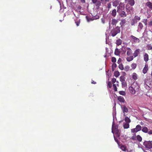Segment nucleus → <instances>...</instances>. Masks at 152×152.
I'll return each instance as SVG.
<instances>
[{
  "label": "nucleus",
  "instance_id": "obj_1",
  "mask_svg": "<svg viewBox=\"0 0 152 152\" xmlns=\"http://www.w3.org/2000/svg\"><path fill=\"white\" fill-rule=\"evenodd\" d=\"M113 137L114 140L119 145V148L123 151H125L126 148L125 146L124 145H119V142L118 140V139L121 140H123L125 139V136H124L123 134H113Z\"/></svg>",
  "mask_w": 152,
  "mask_h": 152
},
{
  "label": "nucleus",
  "instance_id": "obj_2",
  "mask_svg": "<svg viewBox=\"0 0 152 152\" xmlns=\"http://www.w3.org/2000/svg\"><path fill=\"white\" fill-rule=\"evenodd\" d=\"M120 28L118 27H116L115 28L113 29L110 33V34L113 37H114L116 35L120 32Z\"/></svg>",
  "mask_w": 152,
  "mask_h": 152
},
{
  "label": "nucleus",
  "instance_id": "obj_3",
  "mask_svg": "<svg viewBox=\"0 0 152 152\" xmlns=\"http://www.w3.org/2000/svg\"><path fill=\"white\" fill-rule=\"evenodd\" d=\"M130 38L132 44L137 43L140 42V40L139 38L133 35L130 36Z\"/></svg>",
  "mask_w": 152,
  "mask_h": 152
},
{
  "label": "nucleus",
  "instance_id": "obj_4",
  "mask_svg": "<svg viewBox=\"0 0 152 152\" xmlns=\"http://www.w3.org/2000/svg\"><path fill=\"white\" fill-rule=\"evenodd\" d=\"M143 145L147 148H152V141H145L143 142Z\"/></svg>",
  "mask_w": 152,
  "mask_h": 152
},
{
  "label": "nucleus",
  "instance_id": "obj_5",
  "mask_svg": "<svg viewBox=\"0 0 152 152\" xmlns=\"http://www.w3.org/2000/svg\"><path fill=\"white\" fill-rule=\"evenodd\" d=\"M112 133H119L120 132L118 126L114 125V121L112 124Z\"/></svg>",
  "mask_w": 152,
  "mask_h": 152
},
{
  "label": "nucleus",
  "instance_id": "obj_6",
  "mask_svg": "<svg viewBox=\"0 0 152 152\" xmlns=\"http://www.w3.org/2000/svg\"><path fill=\"white\" fill-rule=\"evenodd\" d=\"M134 134L131 137L132 140H137L139 142H141L142 140V138L139 135H137L136 136Z\"/></svg>",
  "mask_w": 152,
  "mask_h": 152
},
{
  "label": "nucleus",
  "instance_id": "obj_7",
  "mask_svg": "<svg viewBox=\"0 0 152 152\" xmlns=\"http://www.w3.org/2000/svg\"><path fill=\"white\" fill-rule=\"evenodd\" d=\"M142 129L141 126L140 125H137L135 128L131 129L132 132H137L140 131Z\"/></svg>",
  "mask_w": 152,
  "mask_h": 152
},
{
  "label": "nucleus",
  "instance_id": "obj_8",
  "mask_svg": "<svg viewBox=\"0 0 152 152\" xmlns=\"http://www.w3.org/2000/svg\"><path fill=\"white\" fill-rule=\"evenodd\" d=\"M99 16L98 15H96L95 16L92 17V18H88L87 16H86L87 20L88 22H89L91 21H92L95 20H96L99 18Z\"/></svg>",
  "mask_w": 152,
  "mask_h": 152
},
{
  "label": "nucleus",
  "instance_id": "obj_9",
  "mask_svg": "<svg viewBox=\"0 0 152 152\" xmlns=\"http://www.w3.org/2000/svg\"><path fill=\"white\" fill-rule=\"evenodd\" d=\"M132 6L130 5L129 4H127L126 7V12L129 13H131V11L133 10Z\"/></svg>",
  "mask_w": 152,
  "mask_h": 152
},
{
  "label": "nucleus",
  "instance_id": "obj_10",
  "mask_svg": "<svg viewBox=\"0 0 152 152\" xmlns=\"http://www.w3.org/2000/svg\"><path fill=\"white\" fill-rule=\"evenodd\" d=\"M124 4L123 3L120 2L119 5V6L117 7V10H118L120 11H121L124 10Z\"/></svg>",
  "mask_w": 152,
  "mask_h": 152
},
{
  "label": "nucleus",
  "instance_id": "obj_11",
  "mask_svg": "<svg viewBox=\"0 0 152 152\" xmlns=\"http://www.w3.org/2000/svg\"><path fill=\"white\" fill-rule=\"evenodd\" d=\"M121 107L123 113H124V116H125V113H127L128 112V108L125 105L121 106Z\"/></svg>",
  "mask_w": 152,
  "mask_h": 152
},
{
  "label": "nucleus",
  "instance_id": "obj_12",
  "mask_svg": "<svg viewBox=\"0 0 152 152\" xmlns=\"http://www.w3.org/2000/svg\"><path fill=\"white\" fill-rule=\"evenodd\" d=\"M117 12L119 13L121 17H125L126 16V13L124 11H120V10H118V11H117Z\"/></svg>",
  "mask_w": 152,
  "mask_h": 152
},
{
  "label": "nucleus",
  "instance_id": "obj_13",
  "mask_svg": "<svg viewBox=\"0 0 152 152\" xmlns=\"http://www.w3.org/2000/svg\"><path fill=\"white\" fill-rule=\"evenodd\" d=\"M126 2L128 3V4L132 6H133L135 3L134 0H125Z\"/></svg>",
  "mask_w": 152,
  "mask_h": 152
},
{
  "label": "nucleus",
  "instance_id": "obj_14",
  "mask_svg": "<svg viewBox=\"0 0 152 152\" xmlns=\"http://www.w3.org/2000/svg\"><path fill=\"white\" fill-rule=\"evenodd\" d=\"M140 49H137L134 51V53L133 54V56H134V58L137 56H138V55L140 53Z\"/></svg>",
  "mask_w": 152,
  "mask_h": 152
},
{
  "label": "nucleus",
  "instance_id": "obj_15",
  "mask_svg": "<svg viewBox=\"0 0 152 152\" xmlns=\"http://www.w3.org/2000/svg\"><path fill=\"white\" fill-rule=\"evenodd\" d=\"M127 51L126 54L128 56H131L132 53V50L129 48L127 47Z\"/></svg>",
  "mask_w": 152,
  "mask_h": 152
},
{
  "label": "nucleus",
  "instance_id": "obj_16",
  "mask_svg": "<svg viewBox=\"0 0 152 152\" xmlns=\"http://www.w3.org/2000/svg\"><path fill=\"white\" fill-rule=\"evenodd\" d=\"M130 92L133 94H134L135 93V91L132 86H130L129 88Z\"/></svg>",
  "mask_w": 152,
  "mask_h": 152
},
{
  "label": "nucleus",
  "instance_id": "obj_17",
  "mask_svg": "<svg viewBox=\"0 0 152 152\" xmlns=\"http://www.w3.org/2000/svg\"><path fill=\"white\" fill-rule=\"evenodd\" d=\"M143 27V26L142 23L141 22L139 23L138 26V29L137 30V31H140L141 30L142 28Z\"/></svg>",
  "mask_w": 152,
  "mask_h": 152
},
{
  "label": "nucleus",
  "instance_id": "obj_18",
  "mask_svg": "<svg viewBox=\"0 0 152 152\" xmlns=\"http://www.w3.org/2000/svg\"><path fill=\"white\" fill-rule=\"evenodd\" d=\"M144 59L145 61L147 62L148 60V55L147 53H145L144 56Z\"/></svg>",
  "mask_w": 152,
  "mask_h": 152
},
{
  "label": "nucleus",
  "instance_id": "obj_19",
  "mask_svg": "<svg viewBox=\"0 0 152 152\" xmlns=\"http://www.w3.org/2000/svg\"><path fill=\"white\" fill-rule=\"evenodd\" d=\"M118 99L120 102L124 103L125 102V100L124 98L121 96H119L118 97Z\"/></svg>",
  "mask_w": 152,
  "mask_h": 152
},
{
  "label": "nucleus",
  "instance_id": "obj_20",
  "mask_svg": "<svg viewBox=\"0 0 152 152\" xmlns=\"http://www.w3.org/2000/svg\"><path fill=\"white\" fill-rule=\"evenodd\" d=\"M119 1L118 0L115 1L113 2V5L114 7H117L118 5H119Z\"/></svg>",
  "mask_w": 152,
  "mask_h": 152
},
{
  "label": "nucleus",
  "instance_id": "obj_21",
  "mask_svg": "<svg viewBox=\"0 0 152 152\" xmlns=\"http://www.w3.org/2000/svg\"><path fill=\"white\" fill-rule=\"evenodd\" d=\"M137 23V21L134 19L132 20L131 21V25L132 26H135V24Z\"/></svg>",
  "mask_w": 152,
  "mask_h": 152
},
{
  "label": "nucleus",
  "instance_id": "obj_22",
  "mask_svg": "<svg viewBox=\"0 0 152 152\" xmlns=\"http://www.w3.org/2000/svg\"><path fill=\"white\" fill-rule=\"evenodd\" d=\"M148 70V65L146 64L142 72L143 73L145 74L146 73Z\"/></svg>",
  "mask_w": 152,
  "mask_h": 152
},
{
  "label": "nucleus",
  "instance_id": "obj_23",
  "mask_svg": "<svg viewBox=\"0 0 152 152\" xmlns=\"http://www.w3.org/2000/svg\"><path fill=\"white\" fill-rule=\"evenodd\" d=\"M126 20L125 19H123L121 20L120 24L121 26H124V25L126 23Z\"/></svg>",
  "mask_w": 152,
  "mask_h": 152
},
{
  "label": "nucleus",
  "instance_id": "obj_24",
  "mask_svg": "<svg viewBox=\"0 0 152 152\" xmlns=\"http://www.w3.org/2000/svg\"><path fill=\"white\" fill-rule=\"evenodd\" d=\"M146 5L150 9H152V3L150 1H148L146 3Z\"/></svg>",
  "mask_w": 152,
  "mask_h": 152
},
{
  "label": "nucleus",
  "instance_id": "obj_25",
  "mask_svg": "<svg viewBox=\"0 0 152 152\" xmlns=\"http://www.w3.org/2000/svg\"><path fill=\"white\" fill-rule=\"evenodd\" d=\"M142 130L143 132L146 133L148 132L149 129L147 127H144L142 128Z\"/></svg>",
  "mask_w": 152,
  "mask_h": 152
},
{
  "label": "nucleus",
  "instance_id": "obj_26",
  "mask_svg": "<svg viewBox=\"0 0 152 152\" xmlns=\"http://www.w3.org/2000/svg\"><path fill=\"white\" fill-rule=\"evenodd\" d=\"M133 56H130L127 57L126 58V59L127 61L129 62L132 61L133 59Z\"/></svg>",
  "mask_w": 152,
  "mask_h": 152
},
{
  "label": "nucleus",
  "instance_id": "obj_27",
  "mask_svg": "<svg viewBox=\"0 0 152 152\" xmlns=\"http://www.w3.org/2000/svg\"><path fill=\"white\" fill-rule=\"evenodd\" d=\"M133 79L134 80H136L137 79V75L135 73H133L132 75Z\"/></svg>",
  "mask_w": 152,
  "mask_h": 152
},
{
  "label": "nucleus",
  "instance_id": "obj_28",
  "mask_svg": "<svg viewBox=\"0 0 152 152\" xmlns=\"http://www.w3.org/2000/svg\"><path fill=\"white\" fill-rule=\"evenodd\" d=\"M120 52L118 48H116L115 50V54L116 55L118 56L120 55Z\"/></svg>",
  "mask_w": 152,
  "mask_h": 152
},
{
  "label": "nucleus",
  "instance_id": "obj_29",
  "mask_svg": "<svg viewBox=\"0 0 152 152\" xmlns=\"http://www.w3.org/2000/svg\"><path fill=\"white\" fill-rule=\"evenodd\" d=\"M124 120L126 123H129L131 122V120L127 116L125 117Z\"/></svg>",
  "mask_w": 152,
  "mask_h": 152
},
{
  "label": "nucleus",
  "instance_id": "obj_30",
  "mask_svg": "<svg viewBox=\"0 0 152 152\" xmlns=\"http://www.w3.org/2000/svg\"><path fill=\"white\" fill-rule=\"evenodd\" d=\"M129 125L128 123L124 124L123 126L124 129H127L129 127Z\"/></svg>",
  "mask_w": 152,
  "mask_h": 152
},
{
  "label": "nucleus",
  "instance_id": "obj_31",
  "mask_svg": "<svg viewBox=\"0 0 152 152\" xmlns=\"http://www.w3.org/2000/svg\"><path fill=\"white\" fill-rule=\"evenodd\" d=\"M116 14V10L115 9L113 10L112 11L111 13L112 15L114 17L115 16Z\"/></svg>",
  "mask_w": 152,
  "mask_h": 152
},
{
  "label": "nucleus",
  "instance_id": "obj_32",
  "mask_svg": "<svg viewBox=\"0 0 152 152\" xmlns=\"http://www.w3.org/2000/svg\"><path fill=\"white\" fill-rule=\"evenodd\" d=\"M115 76L116 77H118L120 75L119 72L118 71H115L114 73Z\"/></svg>",
  "mask_w": 152,
  "mask_h": 152
},
{
  "label": "nucleus",
  "instance_id": "obj_33",
  "mask_svg": "<svg viewBox=\"0 0 152 152\" xmlns=\"http://www.w3.org/2000/svg\"><path fill=\"white\" fill-rule=\"evenodd\" d=\"M125 78L124 76H122L120 77V80L121 82H123L125 81Z\"/></svg>",
  "mask_w": 152,
  "mask_h": 152
},
{
  "label": "nucleus",
  "instance_id": "obj_34",
  "mask_svg": "<svg viewBox=\"0 0 152 152\" xmlns=\"http://www.w3.org/2000/svg\"><path fill=\"white\" fill-rule=\"evenodd\" d=\"M121 84L123 88H125L126 86L127 85L126 81L122 82Z\"/></svg>",
  "mask_w": 152,
  "mask_h": 152
},
{
  "label": "nucleus",
  "instance_id": "obj_35",
  "mask_svg": "<svg viewBox=\"0 0 152 152\" xmlns=\"http://www.w3.org/2000/svg\"><path fill=\"white\" fill-rule=\"evenodd\" d=\"M137 66V64L135 63H132L131 65V67L132 69H135Z\"/></svg>",
  "mask_w": 152,
  "mask_h": 152
},
{
  "label": "nucleus",
  "instance_id": "obj_36",
  "mask_svg": "<svg viewBox=\"0 0 152 152\" xmlns=\"http://www.w3.org/2000/svg\"><path fill=\"white\" fill-rule=\"evenodd\" d=\"M130 68V67L129 66L127 65L125 66L124 68V70L126 72L128 71Z\"/></svg>",
  "mask_w": 152,
  "mask_h": 152
},
{
  "label": "nucleus",
  "instance_id": "obj_37",
  "mask_svg": "<svg viewBox=\"0 0 152 152\" xmlns=\"http://www.w3.org/2000/svg\"><path fill=\"white\" fill-rule=\"evenodd\" d=\"M118 67L119 68L122 70L124 69V66L122 64H119Z\"/></svg>",
  "mask_w": 152,
  "mask_h": 152
},
{
  "label": "nucleus",
  "instance_id": "obj_38",
  "mask_svg": "<svg viewBox=\"0 0 152 152\" xmlns=\"http://www.w3.org/2000/svg\"><path fill=\"white\" fill-rule=\"evenodd\" d=\"M147 48L148 50H151L152 51V45L151 44H149L147 45Z\"/></svg>",
  "mask_w": 152,
  "mask_h": 152
},
{
  "label": "nucleus",
  "instance_id": "obj_39",
  "mask_svg": "<svg viewBox=\"0 0 152 152\" xmlns=\"http://www.w3.org/2000/svg\"><path fill=\"white\" fill-rule=\"evenodd\" d=\"M142 22L144 23L145 26H147L148 24L147 23V19H144L143 20Z\"/></svg>",
  "mask_w": 152,
  "mask_h": 152
},
{
  "label": "nucleus",
  "instance_id": "obj_40",
  "mask_svg": "<svg viewBox=\"0 0 152 152\" xmlns=\"http://www.w3.org/2000/svg\"><path fill=\"white\" fill-rule=\"evenodd\" d=\"M117 22V21L116 20L113 19L112 20V24L113 25H115L116 23Z\"/></svg>",
  "mask_w": 152,
  "mask_h": 152
},
{
  "label": "nucleus",
  "instance_id": "obj_41",
  "mask_svg": "<svg viewBox=\"0 0 152 152\" xmlns=\"http://www.w3.org/2000/svg\"><path fill=\"white\" fill-rule=\"evenodd\" d=\"M127 47L125 46L123 47L122 48H121V50L125 53L127 50Z\"/></svg>",
  "mask_w": 152,
  "mask_h": 152
},
{
  "label": "nucleus",
  "instance_id": "obj_42",
  "mask_svg": "<svg viewBox=\"0 0 152 152\" xmlns=\"http://www.w3.org/2000/svg\"><path fill=\"white\" fill-rule=\"evenodd\" d=\"M134 19H135L137 21L139 20H140V17L138 16L137 15H136L134 16Z\"/></svg>",
  "mask_w": 152,
  "mask_h": 152
},
{
  "label": "nucleus",
  "instance_id": "obj_43",
  "mask_svg": "<svg viewBox=\"0 0 152 152\" xmlns=\"http://www.w3.org/2000/svg\"><path fill=\"white\" fill-rule=\"evenodd\" d=\"M96 4V5L99 7L101 5V3L100 1H97Z\"/></svg>",
  "mask_w": 152,
  "mask_h": 152
},
{
  "label": "nucleus",
  "instance_id": "obj_44",
  "mask_svg": "<svg viewBox=\"0 0 152 152\" xmlns=\"http://www.w3.org/2000/svg\"><path fill=\"white\" fill-rule=\"evenodd\" d=\"M80 19H79L78 20L75 21V22L76 23V25L77 26H78L79 25L80 23Z\"/></svg>",
  "mask_w": 152,
  "mask_h": 152
},
{
  "label": "nucleus",
  "instance_id": "obj_45",
  "mask_svg": "<svg viewBox=\"0 0 152 152\" xmlns=\"http://www.w3.org/2000/svg\"><path fill=\"white\" fill-rule=\"evenodd\" d=\"M117 44L118 45H120L121 44L122 41L121 39H120L117 41Z\"/></svg>",
  "mask_w": 152,
  "mask_h": 152
},
{
  "label": "nucleus",
  "instance_id": "obj_46",
  "mask_svg": "<svg viewBox=\"0 0 152 152\" xmlns=\"http://www.w3.org/2000/svg\"><path fill=\"white\" fill-rule=\"evenodd\" d=\"M119 94L121 95L124 96L126 94L125 92L123 91H120L119 92Z\"/></svg>",
  "mask_w": 152,
  "mask_h": 152
},
{
  "label": "nucleus",
  "instance_id": "obj_47",
  "mask_svg": "<svg viewBox=\"0 0 152 152\" xmlns=\"http://www.w3.org/2000/svg\"><path fill=\"white\" fill-rule=\"evenodd\" d=\"M113 86L114 90V91H117V88L115 85V84H113Z\"/></svg>",
  "mask_w": 152,
  "mask_h": 152
},
{
  "label": "nucleus",
  "instance_id": "obj_48",
  "mask_svg": "<svg viewBox=\"0 0 152 152\" xmlns=\"http://www.w3.org/2000/svg\"><path fill=\"white\" fill-rule=\"evenodd\" d=\"M112 61L113 63H115L116 61V59L114 57H113L112 58Z\"/></svg>",
  "mask_w": 152,
  "mask_h": 152
},
{
  "label": "nucleus",
  "instance_id": "obj_49",
  "mask_svg": "<svg viewBox=\"0 0 152 152\" xmlns=\"http://www.w3.org/2000/svg\"><path fill=\"white\" fill-rule=\"evenodd\" d=\"M113 111H114L115 110V106H114L113 107ZM114 113L115 112L114 111L113 113V120H114Z\"/></svg>",
  "mask_w": 152,
  "mask_h": 152
},
{
  "label": "nucleus",
  "instance_id": "obj_50",
  "mask_svg": "<svg viewBox=\"0 0 152 152\" xmlns=\"http://www.w3.org/2000/svg\"><path fill=\"white\" fill-rule=\"evenodd\" d=\"M108 87L110 88L112 86V84L110 82H108Z\"/></svg>",
  "mask_w": 152,
  "mask_h": 152
},
{
  "label": "nucleus",
  "instance_id": "obj_51",
  "mask_svg": "<svg viewBox=\"0 0 152 152\" xmlns=\"http://www.w3.org/2000/svg\"><path fill=\"white\" fill-rule=\"evenodd\" d=\"M117 66V65L115 63H113L112 64V67H113V68H115Z\"/></svg>",
  "mask_w": 152,
  "mask_h": 152
},
{
  "label": "nucleus",
  "instance_id": "obj_52",
  "mask_svg": "<svg viewBox=\"0 0 152 152\" xmlns=\"http://www.w3.org/2000/svg\"><path fill=\"white\" fill-rule=\"evenodd\" d=\"M116 81V79L115 78H113L112 80V82L113 83H115Z\"/></svg>",
  "mask_w": 152,
  "mask_h": 152
},
{
  "label": "nucleus",
  "instance_id": "obj_53",
  "mask_svg": "<svg viewBox=\"0 0 152 152\" xmlns=\"http://www.w3.org/2000/svg\"><path fill=\"white\" fill-rule=\"evenodd\" d=\"M148 25L150 27L152 26V20L148 23Z\"/></svg>",
  "mask_w": 152,
  "mask_h": 152
},
{
  "label": "nucleus",
  "instance_id": "obj_54",
  "mask_svg": "<svg viewBox=\"0 0 152 152\" xmlns=\"http://www.w3.org/2000/svg\"><path fill=\"white\" fill-rule=\"evenodd\" d=\"M121 59L120 58H119L118 61V62H117L119 64H121Z\"/></svg>",
  "mask_w": 152,
  "mask_h": 152
},
{
  "label": "nucleus",
  "instance_id": "obj_55",
  "mask_svg": "<svg viewBox=\"0 0 152 152\" xmlns=\"http://www.w3.org/2000/svg\"><path fill=\"white\" fill-rule=\"evenodd\" d=\"M111 7V4L110 3H108L107 4V8L109 9Z\"/></svg>",
  "mask_w": 152,
  "mask_h": 152
},
{
  "label": "nucleus",
  "instance_id": "obj_56",
  "mask_svg": "<svg viewBox=\"0 0 152 152\" xmlns=\"http://www.w3.org/2000/svg\"><path fill=\"white\" fill-rule=\"evenodd\" d=\"M92 2L94 4H95L98 1V0H91Z\"/></svg>",
  "mask_w": 152,
  "mask_h": 152
},
{
  "label": "nucleus",
  "instance_id": "obj_57",
  "mask_svg": "<svg viewBox=\"0 0 152 152\" xmlns=\"http://www.w3.org/2000/svg\"><path fill=\"white\" fill-rule=\"evenodd\" d=\"M101 21H102V23L104 24V23H105V20L104 19H103V18H102L101 19Z\"/></svg>",
  "mask_w": 152,
  "mask_h": 152
},
{
  "label": "nucleus",
  "instance_id": "obj_58",
  "mask_svg": "<svg viewBox=\"0 0 152 152\" xmlns=\"http://www.w3.org/2000/svg\"><path fill=\"white\" fill-rule=\"evenodd\" d=\"M102 2H103L104 1H105V2H109L110 0H99Z\"/></svg>",
  "mask_w": 152,
  "mask_h": 152
},
{
  "label": "nucleus",
  "instance_id": "obj_59",
  "mask_svg": "<svg viewBox=\"0 0 152 152\" xmlns=\"http://www.w3.org/2000/svg\"><path fill=\"white\" fill-rule=\"evenodd\" d=\"M81 2L82 3H85V0H80Z\"/></svg>",
  "mask_w": 152,
  "mask_h": 152
},
{
  "label": "nucleus",
  "instance_id": "obj_60",
  "mask_svg": "<svg viewBox=\"0 0 152 152\" xmlns=\"http://www.w3.org/2000/svg\"><path fill=\"white\" fill-rule=\"evenodd\" d=\"M91 83L92 84H95L96 83V82H95L94 81L92 80V82H91Z\"/></svg>",
  "mask_w": 152,
  "mask_h": 152
},
{
  "label": "nucleus",
  "instance_id": "obj_61",
  "mask_svg": "<svg viewBox=\"0 0 152 152\" xmlns=\"http://www.w3.org/2000/svg\"><path fill=\"white\" fill-rule=\"evenodd\" d=\"M81 8H82V7H81V6H79L78 7H77L78 9L79 10H80V9H81Z\"/></svg>",
  "mask_w": 152,
  "mask_h": 152
},
{
  "label": "nucleus",
  "instance_id": "obj_62",
  "mask_svg": "<svg viewBox=\"0 0 152 152\" xmlns=\"http://www.w3.org/2000/svg\"><path fill=\"white\" fill-rule=\"evenodd\" d=\"M106 75H107L108 76H109V75H108V72H106Z\"/></svg>",
  "mask_w": 152,
  "mask_h": 152
},
{
  "label": "nucleus",
  "instance_id": "obj_63",
  "mask_svg": "<svg viewBox=\"0 0 152 152\" xmlns=\"http://www.w3.org/2000/svg\"><path fill=\"white\" fill-rule=\"evenodd\" d=\"M116 83H117V86H118V83H119L118 82V81H116Z\"/></svg>",
  "mask_w": 152,
  "mask_h": 152
},
{
  "label": "nucleus",
  "instance_id": "obj_64",
  "mask_svg": "<svg viewBox=\"0 0 152 152\" xmlns=\"http://www.w3.org/2000/svg\"><path fill=\"white\" fill-rule=\"evenodd\" d=\"M115 68H113V67H112V70L113 71H114L115 70Z\"/></svg>",
  "mask_w": 152,
  "mask_h": 152
}]
</instances>
